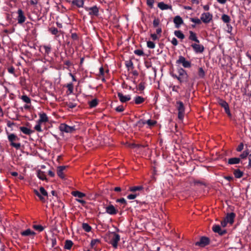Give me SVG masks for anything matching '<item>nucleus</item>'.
I'll return each mask as SVG.
<instances>
[{"instance_id": "nucleus-1", "label": "nucleus", "mask_w": 251, "mask_h": 251, "mask_svg": "<svg viewBox=\"0 0 251 251\" xmlns=\"http://www.w3.org/2000/svg\"><path fill=\"white\" fill-rule=\"evenodd\" d=\"M177 74L171 73V75L174 78L177 79L180 83L187 82L188 81V75L186 71L182 68H178L176 70Z\"/></svg>"}, {"instance_id": "nucleus-2", "label": "nucleus", "mask_w": 251, "mask_h": 251, "mask_svg": "<svg viewBox=\"0 0 251 251\" xmlns=\"http://www.w3.org/2000/svg\"><path fill=\"white\" fill-rule=\"evenodd\" d=\"M8 139L10 143V145L14 147L16 149L19 150L21 148V144L20 143H16L20 140V138L13 133H10L8 135Z\"/></svg>"}, {"instance_id": "nucleus-3", "label": "nucleus", "mask_w": 251, "mask_h": 251, "mask_svg": "<svg viewBox=\"0 0 251 251\" xmlns=\"http://www.w3.org/2000/svg\"><path fill=\"white\" fill-rule=\"evenodd\" d=\"M109 243L111 244L114 248L117 249L118 242L120 240V236L116 232H113L109 234Z\"/></svg>"}, {"instance_id": "nucleus-4", "label": "nucleus", "mask_w": 251, "mask_h": 251, "mask_svg": "<svg viewBox=\"0 0 251 251\" xmlns=\"http://www.w3.org/2000/svg\"><path fill=\"white\" fill-rule=\"evenodd\" d=\"M59 129L62 132L70 133H73L76 130L75 126H69L65 123L61 124Z\"/></svg>"}, {"instance_id": "nucleus-5", "label": "nucleus", "mask_w": 251, "mask_h": 251, "mask_svg": "<svg viewBox=\"0 0 251 251\" xmlns=\"http://www.w3.org/2000/svg\"><path fill=\"white\" fill-rule=\"evenodd\" d=\"M176 106L178 111V118L180 120H182L184 118L185 111V108L183 103L180 101H177Z\"/></svg>"}, {"instance_id": "nucleus-6", "label": "nucleus", "mask_w": 251, "mask_h": 251, "mask_svg": "<svg viewBox=\"0 0 251 251\" xmlns=\"http://www.w3.org/2000/svg\"><path fill=\"white\" fill-rule=\"evenodd\" d=\"M217 102L220 106L224 108L225 112L228 116H231L229 105L227 102L221 98H218L217 99Z\"/></svg>"}, {"instance_id": "nucleus-7", "label": "nucleus", "mask_w": 251, "mask_h": 251, "mask_svg": "<svg viewBox=\"0 0 251 251\" xmlns=\"http://www.w3.org/2000/svg\"><path fill=\"white\" fill-rule=\"evenodd\" d=\"M201 19L202 22L207 24L212 21L213 15L209 12H204L201 14Z\"/></svg>"}, {"instance_id": "nucleus-8", "label": "nucleus", "mask_w": 251, "mask_h": 251, "mask_svg": "<svg viewBox=\"0 0 251 251\" xmlns=\"http://www.w3.org/2000/svg\"><path fill=\"white\" fill-rule=\"evenodd\" d=\"M176 63L182 64L183 67L185 68H189L191 66V62L187 60L185 58L182 56H179L178 59L176 61Z\"/></svg>"}, {"instance_id": "nucleus-9", "label": "nucleus", "mask_w": 251, "mask_h": 251, "mask_svg": "<svg viewBox=\"0 0 251 251\" xmlns=\"http://www.w3.org/2000/svg\"><path fill=\"white\" fill-rule=\"evenodd\" d=\"M40 192L36 190H34V193L39 198L40 200L42 201H45V198L42 196H48V193L46 191V190L44 189V187H41L40 188Z\"/></svg>"}, {"instance_id": "nucleus-10", "label": "nucleus", "mask_w": 251, "mask_h": 251, "mask_svg": "<svg viewBox=\"0 0 251 251\" xmlns=\"http://www.w3.org/2000/svg\"><path fill=\"white\" fill-rule=\"evenodd\" d=\"M18 17L17 20L18 23L22 24L24 23L26 19L23 11L21 9H19L17 11Z\"/></svg>"}, {"instance_id": "nucleus-11", "label": "nucleus", "mask_w": 251, "mask_h": 251, "mask_svg": "<svg viewBox=\"0 0 251 251\" xmlns=\"http://www.w3.org/2000/svg\"><path fill=\"white\" fill-rule=\"evenodd\" d=\"M209 243V239L207 237H202L199 241H198L196 243V246H199L201 247H204L205 246L207 245Z\"/></svg>"}, {"instance_id": "nucleus-12", "label": "nucleus", "mask_w": 251, "mask_h": 251, "mask_svg": "<svg viewBox=\"0 0 251 251\" xmlns=\"http://www.w3.org/2000/svg\"><path fill=\"white\" fill-rule=\"evenodd\" d=\"M86 9L87 11H89V15L90 16H98L99 14V9L96 5L87 8Z\"/></svg>"}, {"instance_id": "nucleus-13", "label": "nucleus", "mask_w": 251, "mask_h": 251, "mask_svg": "<svg viewBox=\"0 0 251 251\" xmlns=\"http://www.w3.org/2000/svg\"><path fill=\"white\" fill-rule=\"evenodd\" d=\"M117 96L120 101L122 103L126 102L131 99L130 95H124V94L121 92H118Z\"/></svg>"}, {"instance_id": "nucleus-14", "label": "nucleus", "mask_w": 251, "mask_h": 251, "mask_svg": "<svg viewBox=\"0 0 251 251\" xmlns=\"http://www.w3.org/2000/svg\"><path fill=\"white\" fill-rule=\"evenodd\" d=\"M173 22L175 24V27L179 28L181 25L183 24V20L180 16H176L174 17Z\"/></svg>"}, {"instance_id": "nucleus-15", "label": "nucleus", "mask_w": 251, "mask_h": 251, "mask_svg": "<svg viewBox=\"0 0 251 251\" xmlns=\"http://www.w3.org/2000/svg\"><path fill=\"white\" fill-rule=\"evenodd\" d=\"M191 47L196 53H201L203 51L204 49V47L199 44V43L192 44Z\"/></svg>"}, {"instance_id": "nucleus-16", "label": "nucleus", "mask_w": 251, "mask_h": 251, "mask_svg": "<svg viewBox=\"0 0 251 251\" xmlns=\"http://www.w3.org/2000/svg\"><path fill=\"white\" fill-rule=\"evenodd\" d=\"M156 124V121L151 119L147 121L142 119L138 121V124L141 126H143L145 124H147L149 126H154Z\"/></svg>"}, {"instance_id": "nucleus-17", "label": "nucleus", "mask_w": 251, "mask_h": 251, "mask_svg": "<svg viewBox=\"0 0 251 251\" xmlns=\"http://www.w3.org/2000/svg\"><path fill=\"white\" fill-rule=\"evenodd\" d=\"M67 166H58L57 169V174L58 176L62 179L65 178V176L64 175V171L66 168Z\"/></svg>"}, {"instance_id": "nucleus-18", "label": "nucleus", "mask_w": 251, "mask_h": 251, "mask_svg": "<svg viewBox=\"0 0 251 251\" xmlns=\"http://www.w3.org/2000/svg\"><path fill=\"white\" fill-rule=\"evenodd\" d=\"M106 212L110 215H115L117 213V210L115 207L111 204L105 207Z\"/></svg>"}, {"instance_id": "nucleus-19", "label": "nucleus", "mask_w": 251, "mask_h": 251, "mask_svg": "<svg viewBox=\"0 0 251 251\" xmlns=\"http://www.w3.org/2000/svg\"><path fill=\"white\" fill-rule=\"evenodd\" d=\"M235 217V214L233 212L227 213L225 219L230 224H232L234 222V220Z\"/></svg>"}, {"instance_id": "nucleus-20", "label": "nucleus", "mask_w": 251, "mask_h": 251, "mask_svg": "<svg viewBox=\"0 0 251 251\" xmlns=\"http://www.w3.org/2000/svg\"><path fill=\"white\" fill-rule=\"evenodd\" d=\"M39 119L38 121L39 123H47L49 121V118L45 113H39Z\"/></svg>"}, {"instance_id": "nucleus-21", "label": "nucleus", "mask_w": 251, "mask_h": 251, "mask_svg": "<svg viewBox=\"0 0 251 251\" xmlns=\"http://www.w3.org/2000/svg\"><path fill=\"white\" fill-rule=\"evenodd\" d=\"M157 6L161 10H165L170 9L172 10V6L171 5H168L165 3L164 2H159L157 4Z\"/></svg>"}, {"instance_id": "nucleus-22", "label": "nucleus", "mask_w": 251, "mask_h": 251, "mask_svg": "<svg viewBox=\"0 0 251 251\" xmlns=\"http://www.w3.org/2000/svg\"><path fill=\"white\" fill-rule=\"evenodd\" d=\"M212 229L214 232L218 233L221 235H223L226 233L225 230H222L219 225H214L212 227Z\"/></svg>"}, {"instance_id": "nucleus-23", "label": "nucleus", "mask_w": 251, "mask_h": 251, "mask_svg": "<svg viewBox=\"0 0 251 251\" xmlns=\"http://www.w3.org/2000/svg\"><path fill=\"white\" fill-rule=\"evenodd\" d=\"M21 235L24 236L33 237L35 235V232L28 228L21 232Z\"/></svg>"}, {"instance_id": "nucleus-24", "label": "nucleus", "mask_w": 251, "mask_h": 251, "mask_svg": "<svg viewBox=\"0 0 251 251\" xmlns=\"http://www.w3.org/2000/svg\"><path fill=\"white\" fill-rule=\"evenodd\" d=\"M189 32L190 34L189 36V39L191 41H194L197 43H199L200 41L198 39L196 34L193 31H189Z\"/></svg>"}, {"instance_id": "nucleus-25", "label": "nucleus", "mask_w": 251, "mask_h": 251, "mask_svg": "<svg viewBox=\"0 0 251 251\" xmlns=\"http://www.w3.org/2000/svg\"><path fill=\"white\" fill-rule=\"evenodd\" d=\"M84 3V0H73L71 1L72 4L77 7H82Z\"/></svg>"}, {"instance_id": "nucleus-26", "label": "nucleus", "mask_w": 251, "mask_h": 251, "mask_svg": "<svg viewBox=\"0 0 251 251\" xmlns=\"http://www.w3.org/2000/svg\"><path fill=\"white\" fill-rule=\"evenodd\" d=\"M20 130L24 134L29 135L33 132V131L25 126H20Z\"/></svg>"}, {"instance_id": "nucleus-27", "label": "nucleus", "mask_w": 251, "mask_h": 251, "mask_svg": "<svg viewBox=\"0 0 251 251\" xmlns=\"http://www.w3.org/2000/svg\"><path fill=\"white\" fill-rule=\"evenodd\" d=\"M240 162V158L237 157L230 158L228 160V163L229 164H237Z\"/></svg>"}, {"instance_id": "nucleus-28", "label": "nucleus", "mask_w": 251, "mask_h": 251, "mask_svg": "<svg viewBox=\"0 0 251 251\" xmlns=\"http://www.w3.org/2000/svg\"><path fill=\"white\" fill-rule=\"evenodd\" d=\"M134 100L135 104H140L144 102L145 99L141 96H136L134 99Z\"/></svg>"}, {"instance_id": "nucleus-29", "label": "nucleus", "mask_w": 251, "mask_h": 251, "mask_svg": "<svg viewBox=\"0 0 251 251\" xmlns=\"http://www.w3.org/2000/svg\"><path fill=\"white\" fill-rule=\"evenodd\" d=\"M100 240L98 239L92 240L91 243H90L91 247L96 251L97 249H96V245L100 243Z\"/></svg>"}, {"instance_id": "nucleus-30", "label": "nucleus", "mask_w": 251, "mask_h": 251, "mask_svg": "<svg viewBox=\"0 0 251 251\" xmlns=\"http://www.w3.org/2000/svg\"><path fill=\"white\" fill-rule=\"evenodd\" d=\"M233 174L236 178H239L243 176V172L239 169H235L233 172Z\"/></svg>"}, {"instance_id": "nucleus-31", "label": "nucleus", "mask_w": 251, "mask_h": 251, "mask_svg": "<svg viewBox=\"0 0 251 251\" xmlns=\"http://www.w3.org/2000/svg\"><path fill=\"white\" fill-rule=\"evenodd\" d=\"M174 34L178 38L180 39L181 40L184 39V38H185V36H184V34L180 30L175 31Z\"/></svg>"}, {"instance_id": "nucleus-32", "label": "nucleus", "mask_w": 251, "mask_h": 251, "mask_svg": "<svg viewBox=\"0 0 251 251\" xmlns=\"http://www.w3.org/2000/svg\"><path fill=\"white\" fill-rule=\"evenodd\" d=\"M37 176L39 179H40L42 180L46 179V176L45 175V172H44L41 170H39L38 171Z\"/></svg>"}, {"instance_id": "nucleus-33", "label": "nucleus", "mask_w": 251, "mask_h": 251, "mask_svg": "<svg viewBox=\"0 0 251 251\" xmlns=\"http://www.w3.org/2000/svg\"><path fill=\"white\" fill-rule=\"evenodd\" d=\"M72 194L74 197H78L79 198H82L85 196V194L84 193L77 191H73Z\"/></svg>"}, {"instance_id": "nucleus-34", "label": "nucleus", "mask_w": 251, "mask_h": 251, "mask_svg": "<svg viewBox=\"0 0 251 251\" xmlns=\"http://www.w3.org/2000/svg\"><path fill=\"white\" fill-rule=\"evenodd\" d=\"M73 245L71 240H67L65 241L64 248L67 250H70Z\"/></svg>"}, {"instance_id": "nucleus-35", "label": "nucleus", "mask_w": 251, "mask_h": 251, "mask_svg": "<svg viewBox=\"0 0 251 251\" xmlns=\"http://www.w3.org/2000/svg\"><path fill=\"white\" fill-rule=\"evenodd\" d=\"M143 189V187L142 186H136L129 188V191L133 192H136L137 191H141Z\"/></svg>"}, {"instance_id": "nucleus-36", "label": "nucleus", "mask_w": 251, "mask_h": 251, "mask_svg": "<svg viewBox=\"0 0 251 251\" xmlns=\"http://www.w3.org/2000/svg\"><path fill=\"white\" fill-rule=\"evenodd\" d=\"M82 227L84 230L87 232H90L92 229L91 226H90L87 223H83Z\"/></svg>"}, {"instance_id": "nucleus-37", "label": "nucleus", "mask_w": 251, "mask_h": 251, "mask_svg": "<svg viewBox=\"0 0 251 251\" xmlns=\"http://www.w3.org/2000/svg\"><path fill=\"white\" fill-rule=\"evenodd\" d=\"M221 19L224 23H226V24L229 23L230 21V17L228 15H226V14H223L222 16Z\"/></svg>"}, {"instance_id": "nucleus-38", "label": "nucleus", "mask_w": 251, "mask_h": 251, "mask_svg": "<svg viewBox=\"0 0 251 251\" xmlns=\"http://www.w3.org/2000/svg\"><path fill=\"white\" fill-rule=\"evenodd\" d=\"M250 152L248 149L244 151L240 155V157L242 159H245L248 156H249Z\"/></svg>"}, {"instance_id": "nucleus-39", "label": "nucleus", "mask_w": 251, "mask_h": 251, "mask_svg": "<svg viewBox=\"0 0 251 251\" xmlns=\"http://www.w3.org/2000/svg\"><path fill=\"white\" fill-rule=\"evenodd\" d=\"M98 104V100L96 99H93L89 102V105L91 108L96 107Z\"/></svg>"}, {"instance_id": "nucleus-40", "label": "nucleus", "mask_w": 251, "mask_h": 251, "mask_svg": "<svg viewBox=\"0 0 251 251\" xmlns=\"http://www.w3.org/2000/svg\"><path fill=\"white\" fill-rule=\"evenodd\" d=\"M190 20L191 22L195 23V24L200 25L201 23V19L198 18H190Z\"/></svg>"}, {"instance_id": "nucleus-41", "label": "nucleus", "mask_w": 251, "mask_h": 251, "mask_svg": "<svg viewBox=\"0 0 251 251\" xmlns=\"http://www.w3.org/2000/svg\"><path fill=\"white\" fill-rule=\"evenodd\" d=\"M21 99L23 101L26 103H30L31 102L30 99L26 95H23Z\"/></svg>"}, {"instance_id": "nucleus-42", "label": "nucleus", "mask_w": 251, "mask_h": 251, "mask_svg": "<svg viewBox=\"0 0 251 251\" xmlns=\"http://www.w3.org/2000/svg\"><path fill=\"white\" fill-rule=\"evenodd\" d=\"M65 105L67 106L68 108L72 109L76 106L77 103L68 101L65 103Z\"/></svg>"}, {"instance_id": "nucleus-43", "label": "nucleus", "mask_w": 251, "mask_h": 251, "mask_svg": "<svg viewBox=\"0 0 251 251\" xmlns=\"http://www.w3.org/2000/svg\"><path fill=\"white\" fill-rule=\"evenodd\" d=\"M66 87L68 88V90L69 91V94H72L73 92L74 85L72 83L67 84Z\"/></svg>"}, {"instance_id": "nucleus-44", "label": "nucleus", "mask_w": 251, "mask_h": 251, "mask_svg": "<svg viewBox=\"0 0 251 251\" xmlns=\"http://www.w3.org/2000/svg\"><path fill=\"white\" fill-rule=\"evenodd\" d=\"M45 50V53L49 54L51 51V46L50 45H43L42 46Z\"/></svg>"}, {"instance_id": "nucleus-45", "label": "nucleus", "mask_w": 251, "mask_h": 251, "mask_svg": "<svg viewBox=\"0 0 251 251\" xmlns=\"http://www.w3.org/2000/svg\"><path fill=\"white\" fill-rule=\"evenodd\" d=\"M33 227L39 232H41L44 229V227L41 225H33Z\"/></svg>"}, {"instance_id": "nucleus-46", "label": "nucleus", "mask_w": 251, "mask_h": 251, "mask_svg": "<svg viewBox=\"0 0 251 251\" xmlns=\"http://www.w3.org/2000/svg\"><path fill=\"white\" fill-rule=\"evenodd\" d=\"M49 31L53 35H56L58 32V30L57 28L56 27H52L50 28Z\"/></svg>"}, {"instance_id": "nucleus-47", "label": "nucleus", "mask_w": 251, "mask_h": 251, "mask_svg": "<svg viewBox=\"0 0 251 251\" xmlns=\"http://www.w3.org/2000/svg\"><path fill=\"white\" fill-rule=\"evenodd\" d=\"M198 75L201 78H203L205 76V72L204 71L203 69L201 67L199 69Z\"/></svg>"}, {"instance_id": "nucleus-48", "label": "nucleus", "mask_w": 251, "mask_h": 251, "mask_svg": "<svg viewBox=\"0 0 251 251\" xmlns=\"http://www.w3.org/2000/svg\"><path fill=\"white\" fill-rule=\"evenodd\" d=\"M41 124L42 123H39V122L37 121V124L35 126L34 129L38 132H42V129L41 126Z\"/></svg>"}, {"instance_id": "nucleus-49", "label": "nucleus", "mask_w": 251, "mask_h": 251, "mask_svg": "<svg viewBox=\"0 0 251 251\" xmlns=\"http://www.w3.org/2000/svg\"><path fill=\"white\" fill-rule=\"evenodd\" d=\"M147 47L150 49H154L155 48V44L152 41H148L147 43Z\"/></svg>"}, {"instance_id": "nucleus-50", "label": "nucleus", "mask_w": 251, "mask_h": 251, "mask_svg": "<svg viewBox=\"0 0 251 251\" xmlns=\"http://www.w3.org/2000/svg\"><path fill=\"white\" fill-rule=\"evenodd\" d=\"M154 3V0H147V4L151 8L153 7V4Z\"/></svg>"}, {"instance_id": "nucleus-51", "label": "nucleus", "mask_w": 251, "mask_h": 251, "mask_svg": "<svg viewBox=\"0 0 251 251\" xmlns=\"http://www.w3.org/2000/svg\"><path fill=\"white\" fill-rule=\"evenodd\" d=\"M244 149V144L243 143H240L236 148V151L238 152L241 151Z\"/></svg>"}, {"instance_id": "nucleus-52", "label": "nucleus", "mask_w": 251, "mask_h": 251, "mask_svg": "<svg viewBox=\"0 0 251 251\" xmlns=\"http://www.w3.org/2000/svg\"><path fill=\"white\" fill-rule=\"evenodd\" d=\"M134 53L136 54V55H138L139 56H141V55H143L144 54V52L142 50H136L134 51Z\"/></svg>"}, {"instance_id": "nucleus-53", "label": "nucleus", "mask_w": 251, "mask_h": 251, "mask_svg": "<svg viewBox=\"0 0 251 251\" xmlns=\"http://www.w3.org/2000/svg\"><path fill=\"white\" fill-rule=\"evenodd\" d=\"M160 23L159 19H154L153 21V25L154 27H157Z\"/></svg>"}, {"instance_id": "nucleus-54", "label": "nucleus", "mask_w": 251, "mask_h": 251, "mask_svg": "<svg viewBox=\"0 0 251 251\" xmlns=\"http://www.w3.org/2000/svg\"><path fill=\"white\" fill-rule=\"evenodd\" d=\"M116 111L119 112H123L125 108L123 105H119L115 109Z\"/></svg>"}, {"instance_id": "nucleus-55", "label": "nucleus", "mask_w": 251, "mask_h": 251, "mask_svg": "<svg viewBox=\"0 0 251 251\" xmlns=\"http://www.w3.org/2000/svg\"><path fill=\"white\" fill-rule=\"evenodd\" d=\"M116 202H117L121 203L124 204L125 205H126V200L124 198H121V199H117L116 200Z\"/></svg>"}, {"instance_id": "nucleus-56", "label": "nucleus", "mask_w": 251, "mask_h": 251, "mask_svg": "<svg viewBox=\"0 0 251 251\" xmlns=\"http://www.w3.org/2000/svg\"><path fill=\"white\" fill-rule=\"evenodd\" d=\"M145 83L141 82L138 85V90L140 91H143L145 89Z\"/></svg>"}, {"instance_id": "nucleus-57", "label": "nucleus", "mask_w": 251, "mask_h": 251, "mask_svg": "<svg viewBox=\"0 0 251 251\" xmlns=\"http://www.w3.org/2000/svg\"><path fill=\"white\" fill-rule=\"evenodd\" d=\"M138 196L137 194H130L128 195L127 197V199L129 200H134L136 198V197Z\"/></svg>"}, {"instance_id": "nucleus-58", "label": "nucleus", "mask_w": 251, "mask_h": 251, "mask_svg": "<svg viewBox=\"0 0 251 251\" xmlns=\"http://www.w3.org/2000/svg\"><path fill=\"white\" fill-rule=\"evenodd\" d=\"M171 43L174 46H176L178 44V41L177 39L175 37L172 39Z\"/></svg>"}, {"instance_id": "nucleus-59", "label": "nucleus", "mask_w": 251, "mask_h": 251, "mask_svg": "<svg viewBox=\"0 0 251 251\" xmlns=\"http://www.w3.org/2000/svg\"><path fill=\"white\" fill-rule=\"evenodd\" d=\"M151 36L153 40H156L159 39L156 34H151Z\"/></svg>"}, {"instance_id": "nucleus-60", "label": "nucleus", "mask_w": 251, "mask_h": 251, "mask_svg": "<svg viewBox=\"0 0 251 251\" xmlns=\"http://www.w3.org/2000/svg\"><path fill=\"white\" fill-rule=\"evenodd\" d=\"M8 71L10 74H14L15 71V69L13 67H11L8 69Z\"/></svg>"}, {"instance_id": "nucleus-61", "label": "nucleus", "mask_w": 251, "mask_h": 251, "mask_svg": "<svg viewBox=\"0 0 251 251\" xmlns=\"http://www.w3.org/2000/svg\"><path fill=\"white\" fill-rule=\"evenodd\" d=\"M126 66L127 67H133V63L131 61H129V62L126 63Z\"/></svg>"}, {"instance_id": "nucleus-62", "label": "nucleus", "mask_w": 251, "mask_h": 251, "mask_svg": "<svg viewBox=\"0 0 251 251\" xmlns=\"http://www.w3.org/2000/svg\"><path fill=\"white\" fill-rule=\"evenodd\" d=\"M104 69H103V68L102 67H101L100 68V75H104Z\"/></svg>"}, {"instance_id": "nucleus-63", "label": "nucleus", "mask_w": 251, "mask_h": 251, "mask_svg": "<svg viewBox=\"0 0 251 251\" xmlns=\"http://www.w3.org/2000/svg\"><path fill=\"white\" fill-rule=\"evenodd\" d=\"M248 166L249 168H251V152L249 156Z\"/></svg>"}, {"instance_id": "nucleus-64", "label": "nucleus", "mask_w": 251, "mask_h": 251, "mask_svg": "<svg viewBox=\"0 0 251 251\" xmlns=\"http://www.w3.org/2000/svg\"><path fill=\"white\" fill-rule=\"evenodd\" d=\"M48 174L51 177H54L55 176L54 173L51 170L49 171Z\"/></svg>"}]
</instances>
